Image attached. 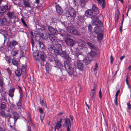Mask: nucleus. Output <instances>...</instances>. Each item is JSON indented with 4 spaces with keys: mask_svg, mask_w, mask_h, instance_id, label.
I'll return each instance as SVG.
<instances>
[{
    "mask_svg": "<svg viewBox=\"0 0 131 131\" xmlns=\"http://www.w3.org/2000/svg\"><path fill=\"white\" fill-rule=\"evenodd\" d=\"M64 63L66 69L70 75H73V77L77 75L76 72L74 70V69L71 68L70 64L68 62L64 61Z\"/></svg>",
    "mask_w": 131,
    "mask_h": 131,
    "instance_id": "1",
    "label": "nucleus"
},
{
    "mask_svg": "<svg viewBox=\"0 0 131 131\" xmlns=\"http://www.w3.org/2000/svg\"><path fill=\"white\" fill-rule=\"evenodd\" d=\"M92 24L93 25H97L99 23V25L100 26H101L102 25V22L99 20L96 16H92Z\"/></svg>",
    "mask_w": 131,
    "mask_h": 131,
    "instance_id": "2",
    "label": "nucleus"
},
{
    "mask_svg": "<svg viewBox=\"0 0 131 131\" xmlns=\"http://www.w3.org/2000/svg\"><path fill=\"white\" fill-rule=\"evenodd\" d=\"M57 52L58 54L62 57H65L67 60L70 61L71 60L70 58L69 55L67 54L65 51H63L61 49Z\"/></svg>",
    "mask_w": 131,
    "mask_h": 131,
    "instance_id": "3",
    "label": "nucleus"
},
{
    "mask_svg": "<svg viewBox=\"0 0 131 131\" xmlns=\"http://www.w3.org/2000/svg\"><path fill=\"white\" fill-rule=\"evenodd\" d=\"M48 31L50 34L54 35H57L58 33V31L56 28H53L51 26L48 27Z\"/></svg>",
    "mask_w": 131,
    "mask_h": 131,
    "instance_id": "4",
    "label": "nucleus"
},
{
    "mask_svg": "<svg viewBox=\"0 0 131 131\" xmlns=\"http://www.w3.org/2000/svg\"><path fill=\"white\" fill-rule=\"evenodd\" d=\"M69 14L72 17H75L76 16V13L74 10L73 8H71L69 10L68 12H67L66 14V16L69 17V16L67 15Z\"/></svg>",
    "mask_w": 131,
    "mask_h": 131,
    "instance_id": "5",
    "label": "nucleus"
},
{
    "mask_svg": "<svg viewBox=\"0 0 131 131\" xmlns=\"http://www.w3.org/2000/svg\"><path fill=\"white\" fill-rule=\"evenodd\" d=\"M49 38L53 44H56V43L57 42V40L56 37L53 35L49 34Z\"/></svg>",
    "mask_w": 131,
    "mask_h": 131,
    "instance_id": "6",
    "label": "nucleus"
},
{
    "mask_svg": "<svg viewBox=\"0 0 131 131\" xmlns=\"http://www.w3.org/2000/svg\"><path fill=\"white\" fill-rule=\"evenodd\" d=\"M48 49L52 54L55 53L56 51V48L52 44H48Z\"/></svg>",
    "mask_w": 131,
    "mask_h": 131,
    "instance_id": "7",
    "label": "nucleus"
},
{
    "mask_svg": "<svg viewBox=\"0 0 131 131\" xmlns=\"http://www.w3.org/2000/svg\"><path fill=\"white\" fill-rule=\"evenodd\" d=\"M65 41L67 44L70 46H72L74 45L73 41L69 38H66L65 39Z\"/></svg>",
    "mask_w": 131,
    "mask_h": 131,
    "instance_id": "8",
    "label": "nucleus"
},
{
    "mask_svg": "<svg viewBox=\"0 0 131 131\" xmlns=\"http://www.w3.org/2000/svg\"><path fill=\"white\" fill-rule=\"evenodd\" d=\"M39 52L38 50H36L33 53L34 58L36 60L40 61Z\"/></svg>",
    "mask_w": 131,
    "mask_h": 131,
    "instance_id": "9",
    "label": "nucleus"
},
{
    "mask_svg": "<svg viewBox=\"0 0 131 131\" xmlns=\"http://www.w3.org/2000/svg\"><path fill=\"white\" fill-rule=\"evenodd\" d=\"M12 115L14 118V123L16 122L17 120L19 118V115L15 111H13L12 112Z\"/></svg>",
    "mask_w": 131,
    "mask_h": 131,
    "instance_id": "10",
    "label": "nucleus"
},
{
    "mask_svg": "<svg viewBox=\"0 0 131 131\" xmlns=\"http://www.w3.org/2000/svg\"><path fill=\"white\" fill-rule=\"evenodd\" d=\"M92 8L95 14H99V12L96 5L94 4H93Z\"/></svg>",
    "mask_w": 131,
    "mask_h": 131,
    "instance_id": "11",
    "label": "nucleus"
},
{
    "mask_svg": "<svg viewBox=\"0 0 131 131\" xmlns=\"http://www.w3.org/2000/svg\"><path fill=\"white\" fill-rule=\"evenodd\" d=\"M15 91V89L14 88L11 87L9 90V95L12 98L14 96V93Z\"/></svg>",
    "mask_w": 131,
    "mask_h": 131,
    "instance_id": "12",
    "label": "nucleus"
},
{
    "mask_svg": "<svg viewBox=\"0 0 131 131\" xmlns=\"http://www.w3.org/2000/svg\"><path fill=\"white\" fill-rule=\"evenodd\" d=\"M92 60V57L89 58L88 56H87L84 59L83 61L86 63V64H88Z\"/></svg>",
    "mask_w": 131,
    "mask_h": 131,
    "instance_id": "13",
    "label": "nucleus"
},
{
    "mask_svg": "<svg viewBox=\"0 0 131 131\" xmlns=\"http://www.w3.org/2000/svg\"><path fill=\"white\" fill-rule=\"evenodd\" d=\"M77 66L78 68L81 70L83 69V65L82 63L80 61L78 60L77 62Z\"/></svg>",
    "mask_w": 131,
    "mask_h": 131,
    "instance_id": "14",
    "label": "nucleus"
},
{
    "mask_svg": "<svg viewBox=\"0 0 131 131\" xmlns=\"http://www.w3.org/2000/svg\"><path fill=\"white\" fill-rule=\"evenodd\" d=\"M78 42V46L79 47H80V49H82V47H84L85 45V43L83 41L81 40H79Z\"/></svg>",
    "mask_w": 131,
    "mask_h": 131,
    "instance_id": "15",
    "label": "nucleus"
},
{
    "mask_svg": "<svg viewBox=\"0 0 131 131\" xmlns=\"http://www.w3.org/2000/svg\"><path fill=\"white\" fill-rule=\"evenodd\" d=\"M93 14V11L91 9L87 10L85 12V16L87 17H89Z\"/></svg>",
    "mask_w": 131,
    "mask_h": 131,
    "instance_id": "16",
    "label": "nucleus"
},
{
    "mask_svg": "<svg viewBox=\"0 0 131 131\" xmlns=\"http://www.w3.org/2000/svg\"><path fill=\"white\" fill-rule=\"evenodd\" d=\"M71 122L70 119L68 118H66L65 119L64 125L66 127L71 126Z\"/></svg>",
    "mask_w": 131,
    "mask_h": 131,
    "instance_id": "17",
    "label": "nucleus"
},
{
    "mask_svg": "<svg viewBox=\"0 0 131 131\" xmlns=\"http://www.w3.org/2000/svg\"><path fill=\"white\" fill-rule=\"evenodd\" d=\"M62 119H60V121H58L57 123L56 124V126L55 128V129H59L61 127V122L62 121Z\"/></svg>",
    "mask_w": 131,
    "mask_h": 131,
    "instance_id": "18",
    "label": "nucleus"
},
{
    "mask_svg": "<svg viewBox=\"0 0 131 131\" xmlns=\"http://www.w3.org/2000/svg\"><path fill=\"white\" fill-rule=\"evenodd\" d=\"M56 10L57 12L59 14H61L63 13V10L58 5L56 6Z\"/></svg>",
    "mask_w": 131,
    "mask_h": 131,
    "instance_id": "19",
    "label": "nucleus"
},
{
    "mask_svg": "<svg viewBox=\"0 0 131 131\" xmlns=\"http://www.w3.org/2000/svg\"><path fill=\"white\" fill-rule=\"evenodd\" d=\"M8 17L10 19L15 17V15L14 13L10 12H8L7 13Z\"/></svg>",
    "mask_w": 131,
    "mask_h": 131,
    "instance_id": "20",
    "label": "nucleus"
},
{
    "mask_svg": "<svg viewBox=\"0 0 131 131\" xmlns=\"http://www.w3.org/2000/svg\"><path fill=\"white\" fill-rule=\"evenodd\" d=\"M1 24L2 25H6L7 23V21L6 18L3 17L0 20Z\"/></svg>",
    "mask_w": 131,
    "mask_h": 131,
    "instance_id": "21",
    "label": "nucleus"
},
{
    "mask_svg": "<svg viewBox=\"0 0 131 131\" xmlns=\"http://www.w3.org/2000/svg\"><path fill=\"white\" fill-rule=\"evenodd\" d=\"M62 36H68V33L64 30H61L59 33Z\"/></svg>",
    "mask_w": 131,
    "mask_h": 131,
    "instance_id": "22",
    "label": "nucleus"
},
{
    "mask_svg": "<svg viewBox=\"0 0 131 131\" xmlns=\"http://www.w3.org/2000/svg\"><path fill=\"white\" fill-rule=\"evenodd\" d=\"M9 43L11 45V46L13 47H15L17 45H18L19 44L18 42L14 40H13L11 42H10Z\"/></svg>",
    "mask_w": 131,
    "mask_h": 131,
    "instance_id": "23",
    "label": "nucleus"
},
{
    "mask_svg": "<svg viewBox=\"0 0 131 131\" xmlns=\"http://www.w3.org/2000/svg\"><path fill=\"white\" fill-rule=\"evenodd\" d=\"M23 4L25 7H30L31 6L29 3L25 0H23Z\"/></svg>",
    "mask_w": 131,
    "mask_h": 131,
    "instance_id": "24",
    "label": "nucleus"
},
{
    "mask_svg": "<svg viewBox=\"0 0 131 131\" xmlns=\"http://www.w3.org/2000/svg\"><path fill=\"white\" fill-rule=\"evenodd\" d=\"M87 44L89 46L91 50H94L96 49L95 47L91 43L88 42L87 43Z\"/></svg>",
    "mask_w": 131,
    "mask_h": 131,
    "instance_id": "25",
    "label": "nucleus"
},
{
    "mask_svg": "<svg viewBox=\"0 0 131 131\" xmlns=\"http://www.w3.org/2000/svg\"><path fill=\"white\" fill-rule=\"evenodd\" d=\"M71 33L74 34V35H77L78 36H80V34L79 33L78 31L75 29H73L72 30V31L71 32Z\"/></svg>",
    "mask_w": 131,
    "mask_h": 131,
    "instance_id": "26",
    "label": "nucleus"
},
{
    "mask_svg": "<svg viewBox=\"0 0 131 131\" xmlns=\"http://www.w3.org/2000/svg\"><path fill=\"white\" fill-rule=\"evenodd\" d=\"M55 45H56L57 52L62 49L61 45L60 44L57 43V42L56 44Z\"/></svg>",
    "mask_w": 131,
    "mask_h": 131,
    "instance_id": "27",
    "label": "nucleus"
},
{
    "mask_svg": "<svg viewBox=\"0 0 131 131\" xmlns=\"http://www.w3.org/2000/svg\"><path fill=\"white\" fill-rule=\"evenodd\" d=\"M89 54L92 58L95 57L97 55V53L92 50H91Z\"/></svg>",
    "mask_w": 131,
    "mask_h": 131,
    "instance_id": "28",
    "label": "nucleus"
},
{
    "mask_svg": "<svg viewBox=\"0 0 131 131\" xmlns=\"http://www.w3.org/2000/svg\"><path fill=\"white\" fill-rule=\"evenodd\" d=\"M84 2H85V1H84ZM74 3L75 5L78 4H80V5H82V4L83 3L84 4V1H82L81 0H74Z\"/></svg>",
    "mask_w": 131,
    "mask_h": 131,
    "instance_id": "29",
    "label": "nucleus"
},
{
    "mask_svg": "<svg viewBox=\"0 0 131 131\" xmlns=\"http://www.w3.org/2000/svg\"><path fill=\"white\" fill-rule=\"evenodd\" d=\"M4 10H5V12L6 10H8L10 8V6L9 5L7 4L4 6L3 7Z\"/></svg>",
    "mask_w": 131,
    "mask_h": 131,
    "instance_id": "30",
    "label": "nucleus"
},
{
    "mask_svg": "<svg viewBox=\"0 0 131 131\" xmlns=\"http://www.w3.org/2000/svg\"><path fill=\"white\" fill-rule=\"evenodd\" d=\"M35 39L36 40L38 41L40 39V38L42 37V36L39 34H35Z\"/></svg>",
    "mask_w": 131,
    "mask_h": 131,
    "instance_id": "31",
    "label": "nucleus"
},
{
    "mask_svg": "<svg viewBox=\"0 0 131 131\" xmlns=\"http://www.w3.org/2000/svg\"><path fill=\"white\" fill-rule=\"evenodd\" d=\"M22 72L21 70H17L15 71L16 75L18 77H19L21 75Z\"/></svg>",
    "mask_w": 131,
    "mask_h": 131,
    "instance_id": "32",
    "label": "nucleus"
},
{
    "mask_svg": "<svg viewBox=\"0 0 131 131\" xmlns=\"http://www.w3.org/2000/svg\"><path fill=\"white\" fill-rule=\"evenodd\" d=\"M55 62L56 64V67H61L62 65L61 64V63L58 61L55 60Z\"/></svg>",
    "mask_w": 131,
    "mask_h": 131,
    "instance_id": "33",
    "label": "nucleus"
},
{
    "mask_svg": "<svg viewBox=\"0 0 131 131\" xmlns=\"http://www.w3.org/2000/svg\"><path fill=\"white\" fill-rule=\"evenodd\" d=\"M103 37V34L100 33L97 36V38L99 41H100L102 39Z\"/></svg>",
    "mask_w": 131,
    "mask_h": 131,
    "instance_id": "34",
    "label": "nucleus"
},
{
    "mask_svg": "<svg viewBox=\"0 0 131 131\" xmlns=\"http://www.w3.org/2000/svg\"><path fill=\"white\" fill-rule=\"evenodd\" d=\"M40 60H41L42 61H44L45 59V57L44 54H40L39 56Z\"/></svg>",
    "mask_w": 131,
    "mask_h": 131,
    "instance_id": "35",
    "label": "nucleus"
},
{
    "mask_svg": "<svg viewBox=\"0 0 131 131\" xmlns=\"http://www.w3.org/2000/svg\"><path fill=\"white\" fill-rule=\"evenodd\" d=\"M12 62L13 64L16 67H18V62L16 60L14 59H13Z\"/></svg>",
    "mask_w": 131,
    "mask_h": 131,
    "instance_id": "36",
    "label": "nucleus"
},
{
    "mask_svg": "<svg viewBox=\"0 0 131 131\" xmlns=\"http://www.w3.org/2000/svg\"><path fill=\"white\" fill-rule=\"evenodd\" d=\"M100 28L99 27H95L94 29V32L96 33H97L100 32Z\"/></svg>",
    "mask_w": 131,
    "mask_h": 131,
    "instance_id": "37",
    "label": "nucleus"
},
{
    "mask_svg": "<svg viewBox=\"0 0 131 131\" xmlns=\"http://www.w3.org/2000/svg\"><path fill=\"white\" fill-rule=\"evenodd\" d=\"M79 20L81 22H83L85 20L84 16H80L79 17Z\"/></svg>",
    "mask_w": 131,
    "mask_h": 131,
    "instance_id": "38",
    "label": "nucleus"
},
{
    "mask_svg": "<svg viewBox=\"0 0 131 131\" xmlns=\"http://www.w3.org/2000/svg\"><path fill=\"white\" fill-rule=\"evenodd\" d=\"M73 29V27L70 26H68L67 28V31L71 33Z\"/></svg>",
    "mask_w": 131,
    "mask_h": 131,
    "instance_id": "39",
    "label": "nucleus"
},
{
    "mask_svg": "<svg viewBox=\"0 0 131 131\" xmlns=\"http://www.w3.org/2000/svg\"><path fill=\"white\" fill-rule=\"evenodd\" d=\"M95 94V92L94 91H91V94L90 95L92 97V99L94 101L95 99L94 95Z\"/></svg>",
    "mask_w": 131,
    "mask_h": 131,
    "instance_id": "40",
    "label": "nucleus"
},
{
    "mask_svg": "<svg viewBox=\"0 0 131 131\" xmlns=\"http://www.w3.org/2000/svg\"><path fill=\"white\" fill-rule=\"evenodd\" d=\"M21 70L22 72H25L26 71V68L25 66L22 65L21 68Z\"/></svg>",
    "mask_w": 131,
    "mask_h": 131,
    "instance_id": "41",
    "label": "nucleus"
},
{
    "mask_svg": "<svg viewBox=\"0 0 131 131\" xmlns=\"http://www.w3.org/2000/svg\"><path fill=\"white\" fill-rule=\"evenodd\" d=\"M5 59L6 61L8 63H10L11 59L10 57H6Z\"/></svg>",
    "mask_w": 131,
    "mask_h": 131,
    "instance_id": "42",
    "label": "nucleus"
},
{
    "mask_svg": "<svg viewBox=\"0 0 131 131\" xmlns=\"http://www.w3.org/2000/svg\"><path fill=\"white\" fill-rule=\"evenodd\" d=\"M40 119L41 121V122H42L44 118V117L45 116V114L44 113L43 114H40Z\"/></svg>",
    "mask_w": 131,
    "mask_h": 131,
    "instance_id": "43",
    "label": "nucleus"
},
{
    "mask_svg": "<svg viewBox=\"0 0 131 131\" xmlns=\"http://www.w3.org/2000/svg\"><path fill=\"white\" fill-rule=\"evenodd\" d=\"M40 103L42 106H43L45 107H46V104L45 103H44L43 100H40Z\"/></svg>",
    "mask_w": 131,
    "mask_h": 131,
    "instance_id": "44",
    "label": "nucleus"
},
{
    "mask_svg": "<svg viewBox=\"0 0 131 131\" xmlns=\"http://www.w3.org/2000/svg\"><path fill=\"white\" fill-rule=\"evenodd\" d=\"M5 10H4L3 7H0V13H3L5 12Z\"/></svg>",
    "mask_w": 131,
    "mask_h": 131,
    "instance_id": "45",
    "label": "nucleus"
},
{
    "mask_svg": "<svg viewBox=\"0 0 131 131\" xmlns=\"http://www.w3.org/2000/svg\"><path fill=\"white\" fill-rule=\"evenodd\" d=\"M127 109L129 110L130 109L131 107V105L130 104L129 102H128L127 103Z\"/></svg>",
    "mask_w": 131,
    "mask_h": 131,
    "instance_id": "46",
    "label": "nucleus"
},
{
    "mask_svg": "<svg viewBox=\"0 0 131 131\" xmlns=\"http://www.w3.org/2000/svg\"><path fill=\"white\" fill-rule=\"evenodd\" d=\"M1 115L3 117H4L5 116V113L4 111H2L1 112Z\"/></svg>",
    "mask_w": 131,
    "mask_h": 131,
    "instance_id": "47",
    "label": "nucleus"
},
{
    "mask_svg": "<svg viewBox=\"0 0 131 131\" xmlns=\"http://www.w3.org/2000/svg\"><path fill=\"white\" fill-rule=\"evenodd\" d=\"M88 29L91 32L92 29V26L91 25H90L88 26Z\"/></svg>",
    "mask_w": 131,
    "mask_h": 131,
    "instance_id": "48",
    "label": "nucleus"
},
{
    "mask_svg": "<svg viewBox=\"0 0 131 131\" xmlns=\"http://www.w3.org/2000/svg\"><path fill=\"white\" fill-rule=\"evenodd\" d=\"M39 44L41 47L42 48H44V45L42 42H39Z\"/></svg>",
    "mask_w": 131,
    "mask_h": 131,
    "instance_id": "49",
    "label": "nucleus"
},
{
    "mask_svg": "<svg viewBox=\"0 0 131 131\" xmlns=\"http://www.w3.org/2000/svg\"><path fill=\"white\" fill-rule=\"evenodd\" d=\"M117 97H116L115 99L114 100V103L115 104L117 105Z\"/></svg>",
    "mask_w": 131,
    "mask_h": 131,
    "instance_id": "50",
    "label": "nucleus"
},
{
    "mask_svg": "<svg viewBox=\"0 0 131 131\" xmlns=\"http://www.w3.org/2000/svg\"><path fill=\"white\" fill-rule=\"evenodd\" d=\"M20 54L21 57H23L24 55V53L22 50H20Z\"/></svg>",
    "mask_w": 131,
    "mask_h": 131,
    "instance_id": "51",
    "label": "nucleus"
},
{
    "mask_svg": "<svg viewBox=\"0 0 131 131\" xmlns=\"http://www.w3.org/2000/svg\"><path fill=\"white\" fill-rule=\"evenodd\" d=\"M21 21L22 23H23V24L24 25H25V26H27L26 24L25 23V21L23 20V19L22 18L21 19Z\"/></svg>",
    "mask_w": 131,
    "mask_h": 131,
    "instance_id": "52",
    "label": "nucleus"
},
{
    "mask_svg": "<svg viewBox=\"0 0 131 131\" xmlns=\"http://www.w3.org/2000/svg\"><path fill=\"white\" fill-rule=\"evenodd\" d=\"M102 7L103 8L105 6V2L104 0H103V2L102 4Z\"/></svg>",
    "mask_w": 131,
    "mask_h": 131,
    "instance_id": "53",
    "label": "nucleus"
},
{
    "mask_svg": "<svg viewBox=\"0 0 131 131\" xmlns=\"http://www.w3.org/2000/svg\"><path fill=\"white\" fill-rule=\"evenodd\" d=\"M99 97L101 98V99H102V92L101 89L100 90V91H99Z\"/></svg>",
    "mask_w": 131,
    "mask_h": 131,
    "instance_id": "54",
    "label": "nucleus"
},
{
    "mask_svg": "<svg viewBox=\"0 0 131 131\" xmlns=\"http://www.w3.org/2000/svg\"><path fill=\"white\" fill-rule=\"evenodd\" d=\"M21 101H20V100L19 102L17 104V106H20V105H21Z\"/></svg>",
    "mask_w": 131,
    "mask_h": 131,
    "instance_id": "55",
    "label": "nucleus"
},
{
    "mask_svg": "<svg viewBox=\"0 0 131 131\" xmlns=\"http://www.w3.org/2000/svg\"><path fill=\"white\" fill-rule=\"evenodd\" d=\"M110 60L111 63H113V58L112 55H111L110 57Z\"/></svg>",
    "mask_w": 131,
    "mask_h": 131,
    "instance_id": "56",
    "label": "nucleus"
},
{
    "mask_svg": "<svg viewBox=\"0 0 131 131\" xmlns=\"http://www.w3.org/2000/svg\"><path fill=\"white\" fill-rule=\"evenodd\" d=\"M5 107V105L4 104H1V109H3Z\"/></svg>",
    "mask_w": 131,
    "mask_h": 131,
    "instance_id": "57",
    "label": "nucleus"
},
{
    "mask_svg": "<svg viewBox=\"0 0 131 131\" xmlns=\"http://www.w3.org/2000/svg\"><path fill=\"white\" fill-rule=\"evenodd\" d=\"M7 71L8 73L9 74H11V72L9 68H7Z\"/></svg>",
    "mask_w": 131,
    "mask_h": 131,
    "instance_id": "58",
    "label": "nucleus"
},
{
    "mask_svg": "<svg viewBox=\"0 0 131 131\" xmlns=\"http://www.w3.org/2000/svg\"><path fill=\"white\" fill-rule=\"evenodd\" d=\"M39 112H40V114L44 113L42 110V109L41 108H40L39 109Z\"/></svg>",
    "mask_w": 131,
    "mask_h": 131,
    "instance_id": "59",
    "label": "nucleus"
},
{
    "mask_svg": "<svg viewBox=\"0 0 131 131\" xmlns=\"http://www.w3.org/2000/svg\"><path fill=\"white\" fill-rule=\"evenodd\" d=\"M98 68V65H97V63H96L95 66V67L94 69V71H95V70H96L97 68Z\"/></svg>",
    "mask_w": 131,
    "mask_h": 131,
    "instance_id": "60",
    "label": "nucleus"
},
{
    "mask_svg": "<svg viewBox=\"0 0 131 131\" xmlns=\"http://www.w3.org/2000/svg\"><path fill=\"white\" fill-rule=\"evenodd\" d=\"M3 85V82L1 79L0 78V86H2Z\"/></svg>",
    "mask_w": 131,
    "mask_h": 131,
    "instance_id": "61",
    "label": "nucleus"
},
{
    "mask_svg": "<svg viewBox=\"0 0 131 131\" xmlns=\"http://www.w3.org/2000/svg\"><path fill=\"white\" fill-rule=\"evenodd\" d=\"M14 54H13V55L14 56L16 55L18 53V52L16 51H14Z\"/></svg>",
    "mask_w": 131,
    "mask_h": 131,
    "instance_id": "62",
    "label": "nucleus"
},
{
    "mask_svg": "<svg viewBox=\"0 0 131 131\" xmlns=\"http://www.w3.org/2000/svg\"><path fill=\"white\" fill-rule=\"evenodd\" d=\"M119 92H120L119 90H118L117 91V92L116 93V95H115V96H116V97H117V96L118 95V93H119Z\"/></svg>",
    "mask_w": 131,
    "mask_h": 131,
    "instance_id": "63",
    "label": "nucleus"
},
{
    "mask_svg": "<svg viewBox=\"0 0 131 131\" xmlns=\"http://www.w3.org/2000/svg\"><path fill=\"white\" fill-rule=\"evenodd\" d=\"M98 3L100 4H101L102 2H103V0H97Z\"/></svg>",
    "mask_w": 131,
    "mask_h": 131,
    "instance_id": "64",
    "label": "nucleus"
}]
</instances>
